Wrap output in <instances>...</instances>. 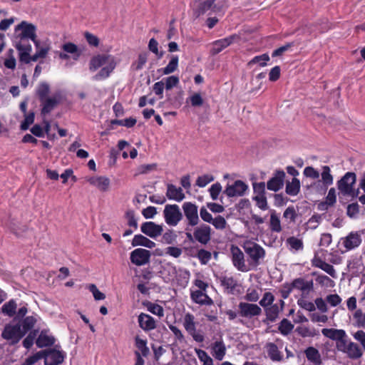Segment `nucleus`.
<instances>
[{
	"label": "nucleus",
	"mask_w": 365,
	"mask_h": 365,
	"mask_svg": "<svg viewBox=\"0 0 365 365\" xmlns=\"http://www.w3.org/2000/svg\"><path fill=\"white\" fill-rule=\"evenodd\" d=\"M116 66L115 58L111 55L98 54L93 56L89 63L91 71H96L100 67L101 71L93 76L96 81H100L108 78Z\"/></svg>",
	"instance_id": "f257e3e1"
},
{
	"label": "nucleus",
	"mask_w": 365,
	"mask_h": 365,
	"mask_svg": "<svg viewBox=\"0 0 365 365\" xmlns=\"http://www.w3.org/2000/svg\"><path fill=\"white\" fill-rule=\"evenodd\" d=\"M193 14L197 18L204 14L211 15L222 11L225 6V0H196L193 2Z\"/></svg>",
	"instance_id": "f03ea898"
},
{
	"label": "nucleus",
	"mask_w": 365,
	"mask_h": 365,
	"mask_svg": "<svg viewBox=\"0 0 365 365\" xmlns=\"http://www.w3.org/2000/svg\"><path fill=\"white\" fill-rule=\"evenodd\" d=\"M242 247L248 256L249 264L253 267L259 265L265 257V250L255 242L246 240L243 242Z\"/></svg>",
	"instance_id": "7ed1b4c3"
},
{
	"label": "nucleus",
	"mask_w": 365,
	"mask_h": 365,
	"mask_svg": "<svg viewBox=\"0 0 365 365\" xmlns=\"http://www.w3.org/2000/svg\"><path fill=\"white\" fill-rule=\"evenodd\" d=\"M356 181V175L352 172L346 173L338 182L337 187L343 195L356 197L359 193V189L354 190Z\"/></svg>",
	"instance_id": "20e7f679"
},
{
	"label": "nucleus",
	"mask_w": 365,
	"mask_h": 365,
	"mask_svg": "<svg viewBox=\"0 0 365 365\" xmlns=\"http://www.w3.org/2000/svg\"><path fill=\"white\" fill-rule=\"evenodd\" d=\"M337 350L346 354L351 359H357L361 357L363 351L359 346L347 339V336L341 341L337 346Z\"/></svg>",
	"instance_id": "39448f33"
},
{
	"label": "nucleus",
	"mask_w": 365,
	"mask_h": 365,
	"mask_svg": "<svg viewBox=\"0 0 365 365\" xmlns=\"http://www.w3.org/2000/svg\"><path fill=\"white\" fill-rule=\"evenodd\" d=\"M15 31H21L18 35V38L21 40L30 38L35 44L36 47L38 46V41L36 39V27L26 21H22L15 27Z\"/></svg>",
	"instance_id": "423d86ee"
},
{
	"label": "nucleus",
	"mask_w": 365,
	"mask_h": 365,
	"mask_svg": "<svg viewBox=\"0 0 365 365\" xmlns=\"http://www.w3.org/2000/svg\"><path fill=\"white\" fill-rule=\"evenodd\" d=\"M165 222L170 226H176L182 219V214L178 205H167L163 210Z\"/></svg>",
	"instance_id": "0eeeda50"
},
{
	"label": "nucleus",
	"mask_w": 365,
	"mask_h": 365,
	"mask_svg": "<svg viewBox=\"0 0 365 365\" xmlns=\"http://www.w3.org/2000/svg\"><path fill=\"white\" fill-rule=\"evenodd\" d=\"M232 262L234 267L239 271L247 272L250 269L245 263V255L243 252L236 245H232L230 247Z\"/></svg>",
	"instance_id": "6e6552de"
},
{
	"label": "nucleus",
	"mask_w": 365,
	"mask_h": 365,
	"mask_svg": "<svg viewBox=\"0 0 365 365\" xmlns=\"http://www.w3.org/2000/svg\"><path fill=\"white\" fill-rule=\"evenodd\" d=\"M1 336L4 339L9 340L12 344L17 343L24 336V331L21 324H8L5 327Z\"/></svg>",
	"instance_id": "1a4fd4ad"
},
{
	"label": "nucleus",
	"mask_w": 365,
	"mask_h": 365,
	"mask_svg": "<svg viewBox=\"0 0 365 365\" xmlns=\"http://www.w3.org/2000/svg\"><path fill=\"white\" fill-rule=\"evenodd\" d=\"M183 327L195 341L197 342L203 341L204 336L199 334L196 330V322L193 314L190 313L185 314L183 318Z\"/></svg>",
	"instance_id": "9d476101"
},
{
	"label": "nucleus",
	"mask_w": 365,
	"mask_h": 365,
	"mask_svg": "<svg viewBox=\"0 0 365 365\" xmlns=\"http://www.w3.org/2000/svg\"><path fill=\"white\" fill-rule=\"evenodd\" d=\"M182 207L187 220V225L192 227L197 225L200 222L197 206L192 202H185Z\"/></svg>",
	"instance_id": "9b49d317"
},
{
	"label": "nucleus",
	"mask_w": 365,
	"mask_h": 365,
	"mask_svg": "<svg viewBox=\"0 0 365 365\" xmlns=\"http://www.w3.org/2000/svg\"><path fill=\"white\" fill-rule=\"evenodd\" d=\"M238 309L240 316L245 318L251 319L262 314V309L256 304L240 302Z\"/></svg>",
	"instance_id": "f8f14e48"
},
{
	"label": "nucleus",
	"mask_w": 365,
	"mask_h": 365,
	"mask_svg": "<svg viewBox=\"0 0 365 365\" xmlns=\"http://www.w3.org/2000/svg\"><path fill=\"white\" fill-rule=\"evenodd\" d=\"M247 189V185L243 181L238 180L232 185H227L224 190V193L230 197H241L245 194Z\"/></svg>",
	"instance_id": "ddd939ff"
},
{
	"label": "nucleus",
	"mask_w": 365,
	"mask_h": 365,
	"mask_svg": "<svg viewBox=\"0 0 365 365\" xmlns=\"http://www.w3.org/2000/svg\"><path fill=\"white\" fill-rule=\"evenodd\" d=\"M340 241L346 251H349L358 247L361 245L362 239L359 232H351L347 236L341 238Z\"/></svg>",
	"instance_id": "4468645a"
},
{
	"label": "nucleus",
	"mask_w": 365,
	"mask_h": 365,
	"mask_svg": "<svg viewBox=\"0 0 365 365\" xmlns=\"http://www.w3.org/2000/svg\"><path fill=\"white\" fill-rule=\"evenodd\" d=\"M285 173L282 170H277L274 172L273 177L267 182V189L277 192L284 186Z\"/></svg>",
	"instance_id": "2eb2a0df"
},
{
	"label": "nucleus",
	"mask_w": 365,
	"mask_h": 365,
	"mask_svg": "<svg viewBox=\"0 0 365 365\" xmlns=\"http://www.w3.org/2000/svg\"><path fill=\"white\" fill-rule=\"evenodd\" d=\"M150 258V251L145 249H135L130 254V260L132 263L137 266H142L148 263Z\"/></svg>",
	"instance_id": "dca6fc26"
},
{
	"label": "nucleus",
	"mask_w": 365,
	"mask_h": 365,
	"mask_svg": "<svg viewBox=\"0 0 365 365\" xmlns=\"http://www.w3.org/2000/svg\"><path fill=\"white\" fill-rule=\"evenodd\" d=\"M44 352L45 365H58L63 363L65 354L63 352L55 349Z\"/></svg>",
	"instance_id": "f3484780"
},
{
	"label": "nucleus",
	"mask_w": 365,
	"mask_h": 365,
	"mask_svg": "<svg viewBox=\"0 0 365 365\" xmlns=\"http://www.w3.org/2000/svg\"><path fill=\"white\" fill-rule=\"evenodd\" d=\"M141 232L151 238H155L161 235L163 230L161 225L153 222H145L141 225Z\"/></svg>",
	"instance_id": "a211bd4d"
},
{
	"label": "nucleus",
	"mask_w": 365,
	"mask_h": 365,
	"mask_svg": "<svg viewBox=\"0 0 365 365\" xmlns=\"http://www.w3.org/2000/svg\"><path fill=\"white\" fill-rule=\"evenodd\" d=\"M61 94L60 92L55 93L52 97H48L41 100V113L45 115L49 113L61 101Z\"/></svg>",
	"instance_id": "6ab92c4d"
},
{
	"label": "nucleus",
	"mask_w": 365,
	"mask_h": 365,
	"mask_svg": "<svg viewBox=\"0 0 365 365\" xmlns=\"http://www.w3.org/2000/svg\"><path fill=\"white\" fill-rule=\"evenodd\" d=\"M210 233L211 228L210 226L202 225L195 230L193 236L197 242L206 245L210 240Z\"/></svg>",
	"instance_id": "aec40b11"
},
{
	"label": "nucleus",
	"mask_w": 365,
	"mask_h": 365,
	"mask_svg": "<svg viewBox=\"0 0 365 365\" xmlns=\"http://www.w3.org/2000/svg\"><path fill=\"white\" fill-rule=\"evenodd\" d=\"M322 334L334 341H336V347L339 345L341 341H344V339L346 337V334L343 329H323L322 330Z\"/></svg>",
	"instance_id": "412c9836"
},
{
	"label": "nucleus",
	"mask_w": 365,
	"mask_h": 365,
	"mask_svg": "<svg viewBox=\"0 0 365 365\" xmlns=\"http://www.w3.org/2000/svg\"><path fill=\"white\" fill-rule=\"evenodd\" d=\"M16 48L19 53V60L26 63H29V54L31 51V46L26 40H21L16 43Z\"/></svg>",
	"instance_id": "4be33fe9"
},
{
	"label": "nucleus",
	"mask_w": 365,
	"mask_h": 365,
	"mask_svg": "<svg viewBox=\"0 0 365 365\" xmlns=\"http://www.w3.org/2000/svg\"><path fill=\"white\" fill-rule=\"evenodd\" d=\"M312 264L315 267L322 269L331 277L334 278L336 277V272L334 267L331 264L322 260L317 255H315L314 258L312 259Z\"/></svg>",
	"instance_id": "5701e85b"
},
{
	"label": "nucleus",
	"mask_w": 365,
	"mask_h": 365,
	"mask_svg": "<svg viewBox=\"0 0 365 365\" xmlns=\"http://www.w3.org/2000/svg\"><path fill=\"white\" fill-rule=\"evenodd\" d=\"M87 181L90 185L103 192L107 191L110 186V180L105 176L91 177L87 179Z\"/></svg>",
	"instance_id": "b1692460"
},
{
	"label": "nucleus",
	"mask_w": 365,
	"mask_h": 365,
	"mask_svg": "<svg viewBox=\"0 0 365 365\" xmlns=\"http://www.w3.org/2000/svg\"><path fill=\"white\" fill-rule=\"evenodd\" d=\"M291 284L293 289L300 290L303 294H308L313 289V281L302 277L294 279Z\"/></svg>",
	"instance_id": "393cba45"
},
{
	"label": "nucleus",
	"mask_w": 365,
	"mask_h": 365,
	"mask_svg": "<svg viewBox=\"0 0 365 365\" xmlns=\"http://www.w3.org/2000/svg\"><path fill=\"white\" fill-rule=\"evenodd\" d=\"M237 38V36L232 35L230 36L227 38L220 39L213 43V46L212 48V54H217L222 51L224 48H227L228 46L232 44L234 41Z\"/></svg>",
	"instance_id": "a878e982"
},
{
	"label": "nucleus",
	"mask_w": 365,
	"mask_h": 365,
	"mask_svg": "<svg viewBox=\"0 0 365 365\" xmlns=\"http://www.w3.org/2000/svg\"><path fill=\"white\" fill-rule=\"evenodd\" d=\"M264 349L269 359L273 361H281L283 359V354L279 350L278 346L272 342L267 343Z\"/></svg>",
	"instance_id": "bb28decb"
},
{
	"label": "nucleus",
	"mask_w": 365,
	"mask_h": 365,
	"mask_svg": "<svg viewBox=\"0 0 365 365\" xmlns=\"http://www.w3.org/2000/svg\"><path fill=\"white\" fill-rule=\"evenodd\" d=\"M138 319L140 327L145 331L153 330L156 327L155 321L148 314L141 313Z\"/></svg>",
	"instance_id": "cd10ccee"
},
{
	"label": "nucleus",
	"mask_w": 365,
	"mask_h": 365,
	"mask_svg": "<svg viewBox=\"0 0 365 365\" xmlns=\"http://www.w3.org/2000/svg\"><path fill=\"white\" fill-rule=\"evenodd\" d=\"M166 195L169 199L177 202H180L185 197L182 189L172 184L168 185Z\"/></svg>",
	"instance_id": "c85d7f7f"
},
{
	"label": "nucleus",
	"mask_w": 365,
	"mask_h": 365,
	"mask_svg": "<svg viewBox=\"0 0 365 365\" xmlns=\"http://www.w3.org/2000/svg\"><path fill=\"white\" fill-rule=\"evenodd\" d=\"M192 299L197 304L211 305L213 304V301L202 290H196L191 293Z\"/></svg>",
	"instance_id": "c756f323"
},
{
	"label": "nucleus",
	"mask_w": 365,
	"mask_h": 365,
	"mask_svg": "<svg viewBox=\"0 0 365 365\" xmlns=\"http://www.w3.org/2000/svg\"><path fill=\"white\" fill-rule=\"evenodd\" d=\"M132 245L133 247L143 246L152 249L155 247V243L142 235H136L133 239Z\"/></svg>",
	"instance_id": "7c9ffc66"
},
{
	"label": "nucleus",
	"mask_w": 365,
	"mask_h": 365,
	"mask_svg": "<svg viewBox=\"0 0 365 365\" xmlns=\"http://www.w3.org/2000/svg\"><path fill=\"white\" fill-rule=\"evenodd\" d=\"M212 354L217 360L221 361L226 354V347L222 341H215L212 347Z\"/></svg>",
	"instance_id": "2f4dec72"
},
{
	"label": "nucleus",
	"mask_w": 365,
	"mask_h": 365,
	"mask_svg": "<svg viewBox=\"0 0 365 365\" xmlns=\"http://www.w3.org/2000/svg\"><path fill=\"white\" fill-rule=\"evenodd\" d=\"M304 353L307 359L314 365H320L322 364L321 355L319 351L314 347H308Z\"/></svg>",
	"instance_id": "473e14b6"
},
{
	"label": "nucleus",
	"mask_w": 365,
	"mask_h": 365,
	"mask_svg": "<svg viewBox=\"0 0 365 365\" xmlns=\"http://www.w3.org/2000/svg\"><path fill=\"white\" fill-rule=\"evenodd\" d=\"M300 190V182L296 178H293L291 182H287L286 184V192L291 196L297 195Z\"/></svg>",
	"instance_id": "72a5a7b5"
},
{
	"label": "nucleus",
	"mask_w": 365,
	"mask_h": 365,
	"mask_svg": "<svg viewBox=\"0 0 365 365\" xmlns=\"http://www.w3.org/2000/svg\"><path fill=\"white\" fill-rule=\"evenodd\" d=\"M269 228L274 232H280L282 230L280 219L275 210H272L270 212Z\"/></svg>",
	"instance_id": "f704fd0d"
},
{
	"label": "nucleus",
	"mask_w": 365,
	"mask_h": 365,
	"mask_svg": "<svg viewBox=\"0 0 365 365\" xmlns=\"http://www.w3.org/2000/svg\"><path fill=\"white\" fill-rule=\"evenodd\" d=\"M62 49L68 54H71L73 59L76 61L78 60L81 56V51H79L78 46L73 43L68 42L64 43L62 46Z\"/></svg>",
	"instance_id": "c9c22d12"
},
{
	"label": "nucleus",
	"mask_w": 365,
	"mask_h": 365,
	"mask_svg": "<svg viewBox=\"0 0 365 365\" xmlns=\"http://www.w3.org/2000/svg\"><path fill=\"white\" fill-rule=\"evenodd\" d=\"M264 312L267 319L270 322H274L278 317L281 309L277 304H274L266 307Z\"/></svg>",
	"instance_id": "e433bc0d"
},
{
	"label": "nucleus",
	"mask_w": 365,
	"mask_h": 365,
	"mask_svg": "<svg viewBox=\"0 0 365 365\" xmlns=\"http://www.w3.org/2000/svg\"><path fill=\"white\" fill-rule=\"evenodd\" d=\"M322 182L325 187H328L333 184L334 178L331 174L330 168L327 165L322 167V172L321 173Z\"/></svg>",
	"instance_id": "4c0bfd02"
},
{
	"label": "nucleus",
	"mask_w": 365,
	"mask_h": 365,
	"mask_svg": "<svg viewBox=\"0 0 365 365\" xmlns=\"http://www.w3.org/2000/svg\"><path fill=\"white\" fill-rule=\"evenodd\" d=\"M296 331L302 337H314L318 335V331L314 328H309L307 326L297 327Z\"/></svg>",
	"instance_id": "58836bf2"
},
{
	"label": "nucleus",
	"mask_w": 365,
	"mask_h": 365,
	"mask_svg": "<svg viewBox=\"0 0 365 365\" xmlns=\"http://www.w3.org/2000/svg\"><path fill=\"white\" fill-rule=\"evenodd\" d=\"M36 343V345L40 348L45 347L52 345L54 343V339L52 336H49L41 332L38 336Z\"/></svg>",
	"instance_id": "ea45409f"
},
{
	"label": "nucleus",
	"mask_w": 365,
	"mask_h": 365,
	"mask_svg": "<svg viewBox=\"0 0 365 365\" xmlns=\"http://www.w3.org/2000/svg\"><path fill=\"white\" fill-rule=\"evenodd\" d=\"M286 242L291 250L299 251L302 250L304 247L302 240L295 237H288Z\"/></svg>",
	"instance_id": "a19ab883"
},
{
	"label": "nucleus",
	"mask_w": 365,
	"mask_h": 365,
	"mask_svg": "<svg viewBox=\"0 0 365 365\" xmlns=\"http://www.w3.org/2000/svg\"><path fill=\"white\" fill-rule=\"evenodd\" d=\"M178 66V57L173 56L168 64L163 69L164 75H168L175 71Z\"/></svg>",
	"instance_id": "79ce46f5"
},
{
	"label": "nucleus",
	"mask_w": 365,
	"mask_h": 365,
	"mask_svg": "<svg viewBox=\"0 0 365 365\" xmlns=\"http://www.w3.org/2000/svg\"><path fill=\"white\" fill-rule=\"evenodd\" d=\"M195 352L200 361L203 363V365H213V361L212 358L205 351L196 349Z\"/></svg>",
	"instance_id": "37998d69"
},
{
	"label": "nucleus",
	"mask_w": 365,
	"mask_h": 365,
	"mask_svg": "<svg viewBox=\"0 0 365 365\" xmlns=\"http://www.w3.org/2000/svg\"><path fill=\"white\" fill-rule=\"evenodd\" d=\"M294 328V325L287 319H283L279 326V330L283 335L289 334Z\"/></svg>",
	"instance_id": "c03bdc74"
},
{
	"label": "nucleus",
	"mask_w": 365,
	"mask_h": 365,
	"mask_svg": "<svg viewBox=\"0 0 365 365\" xmlns=\"http://www.w3.org/2000/svg\"><path fill=\"white\" fill-rule=\"evenodd\" d=\"M269 56L267 53H264L260 56L254 57L249 63L248 65L251 66L254 63H259L260 66H265L267 62L269 61Z\"/></svg>",
	"instance_id": "a18cd8bd"
},
{
	"label": "nucleus",
	"mask_w": 365,
	"mask_h": 365,
	"mask_svg": "<svg viewBox=\"0 0 365 365\" xmlns=\"http://www.w3.org/2000/svg\"><path fill=\"white\" fill-rule=\"evenodd\" d=\"M135 346L138 349L139 351H140V354L143 356H147L148 355L149 349L146 345V341L141 339L139 337H136Z\"/></svg>",
	"instance_id": "49530a36"
},
{
	"label": "nucleus",
	"mask_w": 365,
	"mask_h": 365,
	"mask_svg": "<svg viewBox=\"0 0 365 365\" xmlns=\"http://www.w3.org/2000/svg\"><path fill=\"white\" fill-rule=\"evenodd\" d=\"M274 301V295L271 292H267L264 294L263 297L259 301V304L264 309H265L266 307L273 304Z\"/></svg>",
	"instance_id": "de8ad7c7"
},
{
	"label": "nucleus",
	"mask_w": 365,
	"mask_h": 365,
	"mask_svg": "<svg viewBox=\"0 0 365 365\" xmlns=\"http://www.w3.org/2000/svg\"><path fill=\"white\" fill-rule=\"evenodd\" d=\"M146 307L149 312L160 317L164 314L163 308L159 304L148 302Z\"/></svg>",
	"instance_id": "09e8293b"
},
{
	"label": "nucleus",
	"mask_w": 365,
	"mask_h": 365,
	"mask_svg": "<svg viewBox=\"0 0 365 365\" xmlns=\"http://www.w3.org/2000/svg\"><path fill=\"white\" fill-rule=\"evenodd\" d=\"M16 304L14 301L11 300L4 304L2 307V312L9 317L13 316L16 312Z\"/></svg>",
	"instance_id": "8fccbe9b"
},
{
	"label": "nucleus",
	"mask_w": 365,
	"mask_h": 365,
	"mask_svg": "<svg viewBox=\"0 0 365 365\" xmlns=\"http://www.w3.org/2000/svg\"><path fill=\"white\" fill-rule=\"evenodd\" d=\"M165 88L167 91L172 89L179 83V78L176 76H171L163 79Z\"/></svg>",
	"instance_id": "3c124183"
},
{
	"label": "nucleus",
	"mask_w": 365,
	"mask_h": 365,
	"mask_svg": "<svg viewBox=\"0 0 365 365\" xmlns=\"http://www.w3.org/2000/svg\"><path fill=\"white\" fill-rule=\"evenodd\" d=\"M253 200L256 202V205L262 210L268 209L267 200L265 195H255Z\"/></svg>",
	"instance_id": "603ef678"
},
{
	"label": "nucleus",
	"mask_w": 365,
	"mask_h": 365,
	"mask_svg": "<svg viewBox=\"0 0 365 365\" xmlns=\"http://www.w3.org/2000/svg\"><path fill=\"white\" fill-rule=\"evenodd\" d=\"M50 88L48 83H41L37 89V94L40 98V101L43 100L44 98H48L47 96L49 93Z\"/></svg>",
	"instance_id": "864d4df0"
},
{
	"label": "nucleus",
	"mask_w": 365,
	"mask_h": 365,
	"mask_svg": "<svg viewBox=\"0 0 365 365\" xmlns=\"http://www.w3.org/2000/svg\"><path fill=\"white\" fill-rule=\"evenodd\" d=\"M36 319L33 317H28L24 319L21 326L24 335L34 327Z\"/></svg>",
	"instance_id": "5fc2aeb1"
},
{
	"label": "nucleus",
	"mask_w": 365,
	"mask_h": 365,
	"mask_svg": "<svg viewBox=\"0 0 365 365\" xmlns=\"http://www.w3.org/2000/svg\"><path fill=\"white\" fill-rule=\"evenodd\" d=\"M217 230H224L227 226V222L225 219L221 216L218 215L216 217L212 219V222H210Z\"/></svg>",
	"instance_id": "6e6d98bb"
},
{
	"label": "nucleus",
	"mask_w": 365,
	"mask_h": 365,
	"mask_svg": "<svg viewBox=\"0 0 365 365\" xmlns=\"http://www.w3.org/2000/svg\"><path fill=\"white\" fill-rule=\"evenodd\" d=\"M214 180V178L210 175H204L197 178L196 185L200 187H205L208 183Z\"/></svg>",
	"instance_id": "4d7b16f0"
},
{
	"label": "nucleus",
	"mask_w": 365,
	"mask_h": 365,
	"mask_svg": "<svg viewBox=\"0 0 365 365\" xmlns=\"http://www.w3.org/2000/svg\"><path fill=\"white\" fill-rule=\"evenodd\" d=\"M310 319L314 323L325 324L328 322V317L325 314H320L317 312H313L309 315Z\"/></svg>",
	"instance_id": "13d9d810"
},
{
	"label": "nucleus",
	"mask_w": 365,
	"mask_h": 365,
	"mask_svg": "<svg viewBox=\"0 0 365 365\" xmlns=\"http://www.w3.org/2000/svg\"><path fill=\"white\" fill-rule=\"evenodd\" d=\"M211 253L205 250H200L197 252V257L200 261L201 264H206L211 259Z\"/></svg>",
	"instance_id": "bf43d9fd"
},
{
	"label": "nucleus",
	"mask_w": 365,
	"mask_h": 365,
	"mask_svg": "<svg viewBox=\"0 0 365 365\" xmlns=\"http://www.w3.org/2000/svg\"><path fill=\"white\" fill-rule=\"evenodd\" d=\"M354 318L356 319L359 327L365 328V314L361 309H357L354 312Z\"/></svg>",
	"instance_id": "052dcab7"
},
{
	"label": "nucleus",
	"mask_w": 365,
	"mask_h": 365,
	"mask_svg": "<svg viewBox=\"0 0 365 365\" xmlns=\"http://www.w3.org/2000/svg\"><path fill=\"white\" fill-rule=\"evenodd\" d=\"M88 289L93 294L96 300H103L106 298V295L101 292L95 284H90L88 286Z\"/></svg>",
	"instance_id": "680f3d73"
},
{
	"label": "nucleus",
	"mask_w": 365,
	"mask_h": 365,
	"mask_svg": "<svg viewBox=\"0 0 365 365\" xmlns=\"http://www.w3.org/2000/svg\"><path fill=\"white\" fill-rule=\"evenodd\" d=\"M297 304L300 307L309 312H314L316 309V307L314 303L303 299H298Z\"/></svg>",
	"instance_id": "e2e57ef3"
},
{
	"label": "nucleus",
	"mask_w": 365,
	"mask_h": 365,
	"mask_svg": "<svg viewBox=\"0 0 365 365\" xmlns=\"http://www.w3.org/2000/svg\"><path fill=\"white\" fill-rule=\"evenodd\" d=\"M9 58L4 61V66L10 69H14L16 67V59L14 57V50L9 49L8 51Z\"/></svg>",
	"instance_id": "0e129e2a"
},
{
	"label": "nucleus",
	"mask_w": 365,
	"mask_h": 365,
	"mask_svg": "<svg viewBox=\"0 0 365 365\" xmlns=\"http://www.w3.org/2000/svg\"><path fill=\"white\" fill-rule=\"evenodd\" d=\"M303 173L307 178H309L314 180L317 179L319 177V173L312 166L306 167Z\"/></svg>",
	"instance_id": "69168bd1"
},
{
	"label": "nucleus",
	"mask_w": 365,
	"mask_h": 365,
	"mask_svg": "<svg viewBox=\"0 0 365 365\" xmlns=\"http://www.w3.org/2000/svg\"><path fill=\"white\" fill-rule=\"evenodd\" d=\"M43 356H44V352L38 351L36 354H35L34 355L31 356L29 358H27L25 360L24 365H33L36 362H37L39 359L43 358Z\"/></svg>",
	"instance_id": "338daca9"
},
{
	"label": "nucleus",
	"mask_w": 365,
	"mask_h": 365,
	"mask_svg": "<svg viewBox=\"0 0 365 365\" xmlns=\"http://www.w3.org/2000/svg\"><path fill=\"white\" fill-rule=\"evenodd\" d=\"M148 54L146 53H142L138 55L137 61L134 63L133 66H135V70H141L143 66L147 62Z\"/></svg>",
	"instance_id": "774afa93"
}]
</instances>
